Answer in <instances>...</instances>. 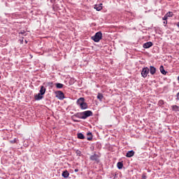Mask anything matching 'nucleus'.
<instances>
[{"label": "nucleus", "mask_w": 179, "mask_h": 179, "mask_svg": "<svg viewBox=\"0 0 179 179\" xmlns=\"http://www.w3.org/2000/svg\"><path fill=\"white\" fill-rule=\"evenodd\" d=\"M93 112L92 110H86L84 112H80L74 114L71 116V120L73 122H79V120L76 118H79L80 120H86V118H89V117H92Z\"/></svg>", "instance_id": "f257e3e1"}, {"label": "nucleus", "mask_w": 179, "mask_h": 179, "mask_svg": "<svg viewBox=\"0 0 179 179\" xmlns=\"http://www.w3.org/2000/svg\"><path fill=\"white\" fill-rule=\"evenodd\" d=\"M92 40L94 41V43H99L101 38H103V33L101 31L96 32L94 36H92Z\"/></svg>", "instance_id": "f03ea898"}, {"label": "nucleus", "mask_w": 179, "mask_h": 179, "mask_svg": "<svg viewBox=\"0 0 179 179\" xmlns=\"http://www.w3.org/2000/svg\"><path fill=\"white\" fill-rule=\"evenodd\" d=\"M45 94V90H40L39 93L34 95V99L36 101L42 100Z\"/></svg>", "instance_id": "7ed1b4c3"}, {"label": "nucleus", "mask_w": 179, "mask_h": 179, "mask_svg": "<svg viewBox=\"0 0 179 179\" xmlns=\"http://www.w3.org/2000/svg\"><path fill=\"white\" fill-rule=\"evenodd\" d=\"M44 87L48 90H51L55 87V84L53 82H45L43 83Z\"/></svg>", "instance_id": "20e7f679"}, {"label": "nucleus", "mask_w": 179, "mask_h": 179, "mask_svg": "<svg viewBox=\"0 0 179 179\" xmlns=\"http://www.w3.org/2000/svg\"><path fill=\"white\" fill-rule=\"evenodd\" d=\"M55 97L59 99V100H64L65 99V94L62 91H55Z\"/></svg>", "instance_id": "39448f33"}, {"label": "nucleus", "mask_w": 179, "mask_h": 179, "mask_svg": "<svg viewBox=\"0 0 179 179\" xmlns=\"http://www.w3.org/2000/svg\"><path fill=\"white\" fill-rule=\"evenodd\" d=\"M148 75H149V69L148 67L143 68L141 71V76L143 78H148Z\"/></svg>", "instance_id": "423d86ee"}, {"label": "nucleus", "mask_w": 179, "mask_h": 179, "mask_svg": "<svg viewBox=\"0 0 179 179\" xmlns=\"http://www.w3.org/2000/svg\"><path fill=\"white\" fill-rule=\"evenodd\" d=\"M90 160L92 162H96V163H100V159H99V155L97 154H94L90 157Z\"/></svg>", "instance_id": "0eeeda50"}, {"label": "nucleus", "mask_w": 179, "mask_h": 179, "mask_svg": "<svg viewBox=\"0 0 179 179\" xmlns=\"http://www.w3.org/2000/svg\"><path fill=\"white\" fill-rule=\"evenodd\" d=\"M150 47H153V43L151 41L145 43L143 45V48L148 49V48H150Z\"/></svg>", "instance_id": "6e6552de"}, {"label": "nucleus", "mask_w": 179, "mask_h": 179, "mask_svg": "<svg viewBox=\"0 0 179 179\" xmlns=\"http://www.w3.org/2000/svg\"><path fill=\"white\" fill-rule=\"evenodd\" d=\"M149 69V72L151 75H155V73H156V67H155L154 66H150Z\"/></svg>", "instance_id": "1a4fd4ad"}, {"label": "nucleus", "mask_w": 179, "mask_h": 179, "mask_svg": "<svg viewBox=\"0 0 179 179\" xmlns=\"http://www.w3.org/2000/svg\"><path fill=\"white\" fill-rule=\"evenodd\" d=\"M80 108H81V110H87V108H89V106L87 105V103L84 102L83 103H81L79 106Z\"/></svg>", "instance_id": "9d476101"}, {"label": "nucleus", "mask_w": 179, "mask_h": 179, "mask_svg": "<svg viewBox=\"0 0 179 179\" xmlns=\"http://www.w3.org/2000/svg\"><path fill=\"white\" fill-rule=\"evenodd\" d=\"M94 9H96V10H98V12L101 10V9H103V3H99V5L95 4Z\"/></svg>", "instance_id": "9b49d317"}, {"label": "nucleus", "mask_w": 179, "mask_h": 179, "mask_svg": "<svg viewBox=\"0 0 179 179\" xmlns=\"http://www.w3.org/2000/svg\"><path fill=\"white\" fill-rule=\"evenodd\" d=\"M64 86L65 85L62 83H55V87H56V89H64Z\"/></svg>", "instance_id": "f8f14e48"}, {"label": "nucleus", "mask_w": 179, "mask_h": 179, "mask_svg": "<svg viewBox=\"0 0 179 179\" xmlns=\"http://www.w3.org/2000/svg\"><path fill=\"white\" fill-rule=\"evenodd\" d=\"M85 102V98H83V97H80V99H78V100H77V106H78V107L80 106H81V104H83V103H84Z\"/></svg>", "instance_id": "ddd939ff"}, {"label": "nucleus", "mask_w": 179, "mask_h": 179, "mask_svg": "<svg viewBox=\"0 0 179 179\" xmlns=\"http://www.w3.org/2000/svg\"><path fill=\"white\" fill-rule=\"evenodd\" d=\"M134 155H135V151L131 150L127 152L126 157H132V156H134Z\"/></svg>", "instance_id": "4468645a"}, {"label": "nucleus", "mask_w": 179, "mask_h": 179, "mask_svg": "<svg viewBox=\"0 0 179 179\" xmlns=\"http://www.w3.org/2000/svg\"><path fill=\"white\" fill-rule=\"evenodd\" d=\"M159 71H160L161 73H162V75H166V73H167V71H166V70H164V66L163 65H161L159 66Z\"/></svg>", "instance_id": "2eb2a0df"}, {"label": "nucleus", "mask_w": 179, "mask_h": 179, "mask_svg": "<svg viewBox=\"0 0 179 179\" xmlns=\"http://www.w3.org/2000/svg\"><path fill=\"white\" fill-rule=\"evenodd\" d=\"M62 176V177H64V178H68V177H69V172H68V171L66 170L63 171Z\"/></svg>", "instance_id": "dca6fc26"}, {"label": "nucleus", "mask_w": 179, "mask_h": 179, "mask_svg": "<svg viewBox=\"0 0 179 179\" xmlns=\"http://www.w3.org/2000/svg\"><path fill=\"white\" fill-rule=\"evenodd\" d=\"M173 111H175L176 113L179 111V106L177 105H173L171 106Z\"/></svg>", "instance_id": "f3484780"}, {"label": "nucleus", "mask_w": 179, "mask_h": 179, "mask_svg": "<svg viewBox=\"0 0 179 179\" xmlns=\"http://www.w3.org/2000/svg\"><path fill=\"white\" fill-rule=\"evenodd\" d=\"M117 167L119 170H121L124 167V164L121 162H117Z\"/></svg>", "instance_id": "a211bd4d"}, {"label": "nucleus", "mask_w": 179, "mask_h": 179, "mask_svg": "<svg viewBox=\"0 0 179 179\" xmlns=\"http://www.w3.org/2000/svg\"><path fill=\"white\" fill-rule=\"evenodd\" d=\"M77 137L78 139H85V135H83L82 133H78L77 134Z\"/></svg>", "instance_id": "6ab92c4d"}, {"label": "nucleus", "mask_w": 179, "mask_h": 179, "mask_svg": "<svg viewBox=\"0 0 179 179\" xmlns=\"http://www.w3.org/2000/svg\"><path fill=\"white\" fill-rule=\"evenodd\" d=\"M158 107H162V106H164V100H159L157 103Z\"/></svg>", "instance_id": "aec40b11"}, {"label": "nucleus", "mask_w": 179, "mask_h": 179, "mask_svg": "<svg viewBox=\"0 0 179 179\" xmlns=\"http://www.w3.org/2000/svg\"><path fill=\"white\" fill-rule=\"evenodd\" d=\"M166 16H168V17H173V16H174V13H173V12L169 11L166 14Z\"/></svg>", "instance_id": "412c9836"}, {"label": "nucleus", "mask_w": 179, "mask_h": 179, "mask_svg": "<svg viewBox=\"0 0 179 179\" xmlns=\"http://www.w3.org/2000/svg\"><path fill=\"white\" fill-rule=\"evenodd\" d=\"M103 94H100V93H99L98 94V95H97V99H99V100H100V101H101L102 100H103Z\"/></svg>", "instance_id": "4be33fe9"}, {"label": "nucleus", "mask_w": 179, "mask_h": 179, "mask_svg": "<svg viewBox=\"0 0 179 179\" xmlns=\"http://www.w3.org/2000/svg\"><path fill=\"white\" fill-rule=\"evenodd\" d=\"M18 34H24V36H27V34H26V31L24 30H21L20 32H18Z\"/></svg>", "instance_id": "5701e85b"}, {"label": "nucleus", "mask_w": 179, "mask_h": 179, "mask_svg": "<svg viewBox=\"0 0 179 179\" xmlns=\"http://www.w3.org/2000/svg\"><path fill=\"white\" fill-rule=\"evenodd\" d=\"M169 19V17L166 15V14L164 15V17H162V20L167 21Z\"/></svg>", "instance_id": "b1692460"}, {"label": "nucleus", "mask_w": 179, "mask_h": 179, "mask_svg": "<svg viewBox=\"0 0 179 179\" xmlns=\"http://www.w3.org/2000/svg\"><path fill=\"white\" fill-rule=\"evenodd\" d=\"M69 83H70V85H72L73 83H75V79L71 78L70 80H69Z\"/></svg>", "instance_id": "393cba45"}, {"label": "nucleus", "mask_w": 179, "mask_h": 179, "mask_svg": "<svg viewBox=\"0 0 179 179\" xmlns=\"http://www.w3.org/2000/svg\"><path fill=\"white\" fill-rule=\"evenodd\" d=\"M148 177L146 176V173H143L142 175V179H146Z\"/></svg>", "instance_id": "a878e982"}, {"label": "nucleus", "mask_w": 179, "mask_h": 179, "mask_svg": "<svg viewBox=\"0 0 179 179\" xmlns=\"http://www.w3.org/2000/svg\"><path fill=\"white\" fill-rule=\"evenodd\" d=\"M41 90H47L45 87H44V84H43V86L41 87Z\"/></svg>", "instance_id": "bb28decb"}, {"label": "nucleus", "mask_w": 179, "mask_h": 179, "mask_svg": "<svg viewBox=\"0 0 179 179\" xmlns=\"http://www.w3.org/2000/svg\"><path fill=\"white\" fill-rule=\"evenodd\" d=\"M87 141H92L93 139V136H90V137L87 138Z\"/></svg>", "instance_id": "cd10ccee"}, {"label": "nucleus", "mask_w": 179, "mask_h": 179, "mask_svg": "<svg viewBox=\"0 0 179 179\" xmlns=\"http://www.w3.org/2000/svg\"><path fill=\"white\" fill-rule=\"evenodd\" d=\"M19 42L20 44H23V37L22 38V39H19Z\"/></svg>", "instance_id": "c85d7f7f"}, {"label": "nucleus", "mask_w": 179, "mask_h": 179, "mask_svg": "<svg viewBox=\"0 0 179 179\" xmlns=\"http://www.w3.org/2000/svg\"><path fill=\"white\" fill-rule=\"evenodd\" d=\"M11 143H16V138L10 141Z\"/></svg>", "instance_id": "c756f323"}, {"label": "nucleus", "mask_w": 179, "mask_h": 179, "mask_svg": "<svg viewBox=\"0 0 179 179\" xmlns=\"http://www.w3.org/2000/svg\"><path fill=\"white\" fill-rule=\"evenodd\" d=\"M50 2H51L52 3H55V0H50Z\"/></svg>", "instance_id": "7c9ffc66"}, {"label": "nucleus", "mask_w": 179, "mask_h": 179, "mask_svg": "<svg viewBox=\"0 0 179 179\" xmlns=\"http://www.w3.org/2000/svg\"><path fill=\"white\" fill-rule=\"evenodd\" d=\"M74 171H75V173H78V171H79V169H76L74 170Z\"/></svg>", "instance_id": "2f4dec72"}, {"label": "nucleus", "mask_w": 179, "mask_h": 179, "mask_svg": "<svg viewBox=\"0 0 179 179\" xmlns=\"http://www.w3.org/2000/svg\"><path fill=\"white\" fill-rule=\"evenodd\" d=\"M164 24H167V21H164Z\"/></svg>", "instance_id": "473e14b6"}, {"label": "nucleus", "mask_w": 179, "mask_h": 179, "mask_svg": "<svg viewBox=\"0 0 179 179\" xmlns=\"http://www.w3.org/2000/svg\"><path fill=\"white\" fill-rule=\"evenodd\" d=\"M87 135H91V136H92V132L87 133Z\"/></svg>", "instance_id": "72a5a7b5"}, {"label": "nucleus", "mask_w": 179, "mask_h": 179, "mask_svg": "<svg viewBox=\"0 0 179 179\" xmlns=\"http://www.w3.org/2000/svg\"><path fill=\"white\" fill-rule=\"evenodd\" d=\"M177 26L179 28V22L177 23Z\"/></svg>", "instance_id": "f704fd0d"}, {"label": "nucleus", "mask_w": 179, "mask_h": 179, "mask_svg": "<svg viewBox=\"0 0 179 179\" xmlns=\"http://www.w3.org/2000/svg\"><path fill=\"white\" fill-rule=\"evenodd\" d=\"M25 43L27 44V40H25Z\"/></svg>", "instance_id": "c9c22d12"}, {"label": "nucleus", "mask_w": 179, "mask_h": 179, "mask_svg": "<svg viewBox=\"0 0 179 179\" xmlns=\"http://www.w3.org/2000/svg\"><path fill=\"white\" fill-rule=\"evenodd\" d=\"M178 82H179V76H178Z\"/></svg>", "instance_id": "e433bc0d"}, {"label": "nucleus", "mask_w": 179, "mask_h": 179, "mask_svg": "<svg viewBox=\"0 0 179 179\" xmlns=\"http://www.w3.org/2000/svg\"><path fill=\"white\" fill-rule=\"evenodd\" d=\"M0 79H1V76H0Z\"/></svg>", "instance_id": "4c0bfd02"}]
</instances>
